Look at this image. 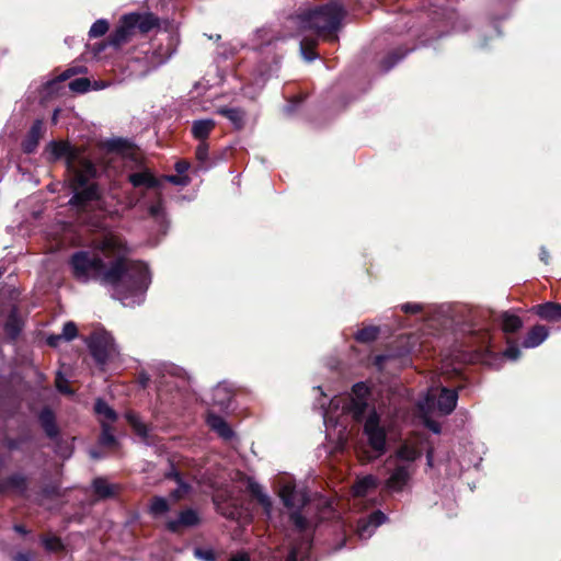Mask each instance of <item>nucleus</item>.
I'll return each mask as SVG.
<instances>
[{
    "instance_id": "nucleus-1",
    "label": "nucleus",
    "mask_w": 561,
    "mask_h": 561,
    "mask_svg": "<svg viewBox=\"0 0 561 561\" xmlns=\"http://www.w3.org/2000/svg\"><path fill=\"white\" fill-rule=\"evenodd\" d=\"M69 266L72 276L79 283L87 284L94 280L104 286H110L116 295L125 297V287L122 284L124 265L122 260H111L106 263L95 252L79 250L69 257Z\"/></svg>"
},
{
    "instance_id": "nucleus-32",
    "label": "nucleus",
    "mask_w": 561,
    "mask_h": 561,
    "mask_svg": "<svg viewBox=\"0 0 561 561\" xmlns=\"http://www.w3.org/2000/svg\"><path fill=\"white\" fill-rule=\"evenodd\" d=\"M126 421L129 424V426L133 428L134 433L139 436L142 439H147L149 436V428L147 424H145L140 417L129 411L125 414Z\"/></svg>"
},
{
    "instance_id": "nucleus-10",
    "label": "nucleus",
    "mask_w": 561,
    "mask_h": 561,
    "mask_svg": "<svg viewBox=\"0 0 561 561\" xmlns=\"http://www.w3.org/2000/svg\"><path fill=\"white\" fill-rule=\"evenodd\" d=\"M202 524V517L197 510L185 507L178 513L173 519L165 523V529L174 535H182L184 531L196 528Z\"/></svg>"
},
{
    "instance_id": "nucleus-12",
    "label": "nucleus",
    "mask_w": 561,
    "mask_h": 561,
    "mask_svg": "<svg viewBox=\"0 0 561 561\" xmlns=\"http://www.w3.org/2000/svg\"><path fill=\"white\" fill-rule=\"evenodd\" d=\"M28 490V478L21 472H13L0 480V495L14 492L20 496H26Z\"/></svg>"
},
{
    "instance_id": "nucleus-5",
    "label": "nucleus",
    "mask_w": 561,
    "mask_h": 561,
    "mask_svg": "<svg viewBox=\"0 0 561 561\" xmlns=\"http://www.w3.org/2000/svg\"><path fill=\"white\" fill-rule=\"evenodd\" d=\"M159 27L160 19L152 12L126 13L121 16L118 24L107 38L99 44L98 51L103 50L105 46H112L118 49L129 43L136 33L147 35Z\"/></svg>"
},
{
    "instance_id": "nucleus-53",
    "label": "nucleus",
    "mask_w": 561,
    "mask_h": 561,
    "mask_svg": "<svg viewBox=\"0 0 561 561\" xmlns=\"http://www.w3.org/2000/svg\"><path fill=\"white\" fill-rule=\"evenodd\" d=\"M54 445H55V451L59 456H61L64 458H69L71 456L72 448L66 440L62 439V443L59 447L56 444H54Z\"/></svg>"
},
{
    "instance_id": "nucleus-15",
    "label": "nucleus",
    "mask_w": 561,
    "mask_h": 561,
    "mask_svg": "<svg viewBox=\"0 0 561 561\" xmlns=\"http://www.w3.org/2000/svg\"><path fill=\"white\" fill-rule=\"evenodd\" d=\"M458 391L442 387L437 397V410L443 415H449L457 407Z\"/></svg>"
},
{
    "instance_id": "nucleus-41",
    "label": "nucleus",
    "mask_w": 561,
    "mask_h": 561,
    "mask_svg": "<svg viewBox=\"0 0 561 561\" xmlns=\"http://www.w3.org/2000/svg\"><path fill=\"white\" fill-rule=\"evenodd\" d=\"M169 463V469L163 473L164 480L174 481L176 484L187 481L185 479V474L178 469L173 461H170Z\"/></svg>"
},
{
    "instance_id": "nucleus-22",
    "label": "nucleus",
    "mask_w": 561,
    "mask_h": 561,
    "mask_svg": "<svg viewBox=\"0 0 561 561\" xmlns=\"http://www.w3.org/2000/svg\"><path fill=\"white\" fill-rule=\"evenodd\" d=\"M207 423L224 439H231L234 435L231 426L220 415L209 414Z\"/></svg>"
},
{
    "instance_id": "nucleus-57",
    "label": "nucleus",
    "mask_w": 561,
    "mask_h": 561,
    "mask_svg": "<svg viewBox=\"0 0 561 561\" xmlns=\"http://www.w3.org/2000/svg\"><path fill=\"white\" fill-rule=\"evenodd\" d=\"M137 381L142 389H146L149 386L150 376L142 370L138 374Z\"/></svg>"
},
{
    "instance_id": "nucleus-40",
    "label": "nucleus",
    "mask_w": 561,
    "mask_h": 561,
    "mask_svg": "<svg viewBox=\"0 0 561 561\" xmlns=\"http://www.w3.org/2000/svg\"><path fill=\"white\" fill-rule=\"evenodd\" d=\"M370 393V388L364 381H359L352 386L351 399L368 401Z\"/></svg>"
},
{
    "instance_id": "nucleus-27",
    "label": "nucleus",
    "mask_w": 561,
    "mask_h": 561,
    "mask_svg": "<svg viewBox=\"0 0 561 561\" xmlns=\"http://www.w3.org/2000/svg\"><path fill=\"white\" fill-rule=\"evenodd\" d=\"M409 354L410 348H404L402 352L399 353H394L393 351L390 350L385 354L376 355L374 358V366L381 371L383 370L386 363L391 359L399 358L402 364L408 362Z\"/></svg>"
},
{
    "instance_id": "nucleus-54",
    "label": "nucleus",
    "mask_w": 561,
    "mask_h": 561,
    "mask_svg": "<svg viewBox=\"0 0 561 561\" xmlns=\"http://www.w3.org/2000/svg\"><path fill=\"white\" fill-rule=\"evenodd\" d=\"M401 310L404 313L416 314V313H420L422 311V306L419 305V304L407 302V304L401 306Z\"/></svg>"
},
{
    "instance_id": "nucleus-13",
    "label": "nucleus",
    "mask_w": 561,
    "mask_h": 561,
    "mask_svg": "<svg viewBox=\"0 0 561 561\" xmlns=\"http://www.w3.org/2000/svg\"><path fill=\"white\" fill-rule=\"evenodd\" d=\"M127 180L135 188L159 190L162 186V180L158 179L148 169L128 174Z\"/></svg>"
},
{
    "instance_id": "nucleus-8",
    "label": "nucleus",
    "mask_w": 561,
    "mask_h": 561,
    "mask_svg": "<svg viewBox=\"0 0 561 561\" xmlns=\"http://www.w3.org/2000/svg\"><path fill=\"white\" fill-rule=\"evenodd\" d=\"M48 152L47 161L56 162L60 159H65L66 169L71 174L79 168H81L82 160H91L83 156L84 150L82 148L73 147L69 141L64 140H51L46 146Z\"/></svg>"
},
{
    "instance_id": "nucleus-24",
    "label": "nucleus",
    "mask_w": 561,
    "mask_h": 561,
    "mask_svg": "<svg viewBox=\"0 0 561 561\" xmlns=\"http://www.w3.org/2000/svg\"><path fill=\"white\" fill-rule=\"evenodd\" d=\"M368 401L350 399L344 409L352 415V419L356 423H360L363 421L365 422V419L367 417L365 415L368 411Z\"/></svg>"
},
{
    "instance_id": "nucleus-52",
    "label": "nucleus",
    "mask_w": 561,
    "mask_h": 561,
    "mask_svg": "<svg viewBox=\"0 0 561 561\" xmlns=\"http://www.w3.org/2000/svg\"><path fill=\"white\" fill-rule=\"evenodd\" d=\"M386 519L387 516L381 511H375L369 515V524L374 525L375 527L383 524Z\"/></svg>"
},
{
    "instance_id": "nucleus-9",
    "label": "nucleus",
    "mask_w": 561,
    "mask_h": 561,
    "mask_svg": "<svg viewBox=\"0 0 561 561\" xmlns=\"http://www.w3.org/2000/svg\"><path fill=\"white\" fill-rule=\"evenodd\" d=\"M363 433L367 437L369 447L377 454L382 456L387 451V431L381 424V416L375 407L368 412L363 425Z\"/></svg>"
},
{
    "instance_id": "nucleus-61",
    "label": "nucleus",
    "mask_w": 561,
    "mask_h": 561,
    "mask_svg": "<svg viewBox=\"0 0 561 561\" xmlns=\"http://www.w3.org/2000/svg\"><path fill=\"white\" fill-rule=\"evenodd\" d=\"M13 530L21 536H26L30 534V530L23 524H15L13 526Z\"/></svg>"
},
{
    "instance_id": "nucleus-18",
    "label": "nucleus",
    "mask_w": 561,
    "mask_h": 561,
    "mask_svg": "<svg viewBox=\"0 0 561 561\" xmlns=\"http://www.w3.org/2000/svg\"><path fill=\"white\" fill-rule=\"evenodd\" d=\"M531 311L542 320L549 322L561 321V304L559 302L547 301L539 304L534 306Z\"/></svg>"
},
{
    "instance_id": "nucleus-44",
    "label": "nucleus",
    "mask_w": 561,
    "mask_h": 561,
    "mask_svg": "<svg viewBox=\"0 0 561 561\" xmlns=\"http://www.w3.org/2000/svg\"><path fill=\"white\" fill-rule=\"evenodd\" d=\"M108 27H110V24L106 20H103V19L98 20L90 27L89 36L91 38L101 37L106 34V32L108 31Z\"/></svg>"
},
{
    "instance_id": "nucleus-48",
    "label": "nucleus",
    "mask_w": 561,
    "mask_h": 561,
    "mask_svg": "<svg viewBox=\"0 0 561 561\" xmlns=\"http://www.w3.org/2000/svg\"><path fill=\"white\" fill-rule=\"evenodd\" d=\"M522 352L518 345L515 342H512L507 339V347L503 352V356L511 359L516 360L520 357Z\"/></svg>"
},
{
    "instance_id": "nucleus-23",
    "label": "nucleus",
    "mask_w": 561,
    "mask_h": 561,
    "mask_svg": "<svg viewBox=\"0 0 561 561\" xmlns=\"http://www.w3.org/2000/svg\"><path fill=\"white\" fill-rule=\"evenodd\" d=\"M218 114L230 121L238 130L242 129L245 125V111L240 107L224 106L218 110Z\"/></svg>"
},
{
    "instance_id": "nucleus-7",
    "label": "nucleus",
    "mask_w": 561,
    "mask_h": 561,
    "mask_svg": "<svg viewBox=\"0 0 561 561\" xmlns=\"http://www.w3.org/2000/svg\"><path fill=\"white\" fill-rule=\"evenodd\" d=\"M279 497L285 507L294 510L289 514V520L295 528L302 533L308 528V520L301 514V510L308 504L309 497L302 491H298L294 483H286L279 490Z\"/></svg>"
},
{
    "instance_id": "nucleus-38",
    "label": "nucleus",
    "mask_w": 561,
    "mask_h": 561,
    "mask_svg": "<svg viewBox=\"0 0 561 561\" xmlns=\"http://www.w3.org/2000/svg\"><path fill=\"white\" fill-rule=\"evenodd\" d=\"M176 485L178 486L169 493V499L174 503L185 500L193 491V486L188 481Z\"/></svg>"
},
{
    "instance_id": "nucleus-21",
    "label": "nucleus",
    "mask_w": 561,
    "mask_h": 561,
    "mask_svg": "<svg viewBox=\"0 0 561 561\" xmlns=\"http://www.w3.org/2000/svg\"><path fill=\"white\" fill-rule=\"evenodd\" d=\"M134 148V144L124 138L108 139L105 142H103V149H105L108 153L130 156L133 153Z\"/></svg>"
},
{
    "instance_id": "nucleus-20",
    "label": "nucleus",
    "mask_w": 561,
    "mask_h": 561,
    "mask_svg": "<svg viewBox=\"0 0 561 561\" xmlns=\"http://www.w3.org/2000/svg\"><path fill=\"white\" fill-rule=\"evenodd\" d=\"M216 127V122L213 118L196 119L192 123L191 133L194 139L207 141L209 135Z\"/></svg>"
},
{
    "instance_id": "nucleus-16",
    "label": "nucleus",
    "mask_w": 561,
    "mask_h": 561,
    "mask_svg": "<svg viewBox=\"0 0 561 561\" xmlns=\"http://www.w3.org/2000/svg\"><path fill=\"white\" fill-rule=\"evenodd\" d=\"M148 214L159 225L160 231L165 234L169 228V221L161 192L157 193L156 201L148 206Z\"/></svg>"
},
{
    "instance_id": "nucleus-64",
    "label": "nucleus",
    "mask_w": 561,
    "mask_h": 561,
    "mask_svg": "<svg viewBox=\"0 0 561 561\" xmlns=\"http://www.w3.org/2000/svg\"><path fill=\"white\" fill-rule=\"evenodd\" d=\"M297 558H298V553L295 549H293L288 553L286 561H297Z\"/></svg>"
},
{
    "instance_id": "nucleus-17",
    "label": "nucleus",
    "mask_w": 561,
    "mask_h": 561,
    "mask_svg": "<svg viewBox=\"0 0 561 561\" xmlns=\"http://www.w3.org/2000/svg\"><path fill=\"white\" fill-rule=\"evenodd\" d=\"M411 473L408 466H397L386 481V486L390 491L401 492L409 483Z\"/></svg>"
},
{
    "instance_id": "nucleus-60",
    "label": "nucleus",
    "mask_w": 561,
    "mask_h": 561,
    "mask_svg": "<svg viewBox=\"0 0 561 561\" xmlns=\"http://www.w3.org/2000/svg\"><path fill=\"white\" fill-rule=\"evenodd\" d=\"M4 445L9 450H18L20 448V442L15 438H4Z\"/></svg>"
},
{
    "instance_id": "nucleus-33",
    "label": "nucleus",
    "mask_w": 561,
    "mask_h": 561,
    "mask_svg": "<svg viewBox=\"0 0 561 561\" xmlns=\"http://www.w3.org/2000/svg\"><path fill=\"white\" fill-rule=\"evenodd\" d=\"M170 511V504L168 499L159 495H154L150 499L148 512L153 517H159L167 514Z\"/></svg>"
},
{
    "instance_id": "nucleus-55",
    "label": "nucleus",
    "mask_w": 561,
    "mask_h": 561,
    "mask_svg": "<svg viewBox=\"0 0 561 561\" xmlns=\"http://www.w3.org/2000/svg\"><path fill=\"white\" fill-rule=\"evenodd\" d=\"M56 388L61 393H72V390L68 386L67 380H65L60 374H58V376L56 378Z\"/></svg>"
},
{
    "instance_id": "nucleus-50",
    "label": "nucleus",
    "mask_w": 561,
    "mask_h": 561,
    "mask_svg": "<svg viewBox=\"0 0 561 561\" xmlns=\"http://www.w3.org/2000/svg\"><path fill=\"white\" fill-rule=\"evenodd\" d=\"M162 180L165 182H169L171 184L181 185V186H185L190 183V178L187 175H182L179 173L164 175Z\"/></svg>"
},
{
    "instance_id": "nucleus-62",
    "label": "nucleus",
    "mask_w": 561,
    "mask_h": 561,
    "mask_svg": "<svg viewBox=\"0 0 561 561\" xmlns=\"http://www.w3.org/2000/svg\"><path fill=\"white\" fill-rule=\"evenodd\" d=\"M229 561H250V557L247 552H239L232 556Z\"/></svg>"
},
{
    "instance_id": "nucleus-2",
    "label": "nucleus",
    "mask_w": 561,
    "mask_h": 561,
    "mask_svg": "<svg viewBox=\"0 0 561 561\" xmlns=\"http://www.w3.org/2000/svg\"><path fill=\"white\" fill-rule=\"evenodd\" d=\"M96 249L107 259L123 261L122 284L125 287V297L147 291L151 283L149 267L140 260L129 257L130 250L124 239L114 234L105 236L98 242Z\"/></svg>"
},
{
    "instance_id": "nucleus-19",
    "label": "nucleus",
    "mask_w": 561,
    "mask_h": 561,
    "mask_svg": "<svg viewBox=\"0 0 561 561\" xmlns=\"http://www.w3.org/2000/svg\"><path fill=\"white\" fill-rule=\"evenodd\" d=\"M549 335V330L542 324L534 325L526 334L522 342L525 348H534L539 346Z\"/></svg>"
},
{
    "instance_id": "nucleus-58",
    "label": "nucleus",
    "mask_w": 561,
    "mask_h": 561,
    "mask_svg": "<svg viewBox=\"0 0 561 561\" xmlns=\"http://www.w3.org/2000/svg\"><path fill=\"white\" fill-rule=\"evenodd\" d=\"M174 169L179 174L185 175L186 171L190 169V163L186 160H179Z\"/></svg>"
},
{
    "instance_id": "nucleus-34",
    "label": "nucleus",
    "mask_w": 561,
    "mask_h": 561,
    "mask_svg": "<svg viewBox=\"0 0 561 561\" xmlns=\"http://www.w3.org/2000/svg\"><path fill=\"white\" fill-rule=\"evenodd\" d=\"M380 333L379 327L376 325H367L364 327L354 334V339L356 342L362 344H368L375 342Z\"/></svg>"
},
{
    "instance_id": "nucleus-56",
    "label": "nucleus",
    "mask_w": 561,
    "mask_h": 561,
    "mask_svg": "<svg viewBox=\"0 0 561 561\" xmlns=\"http://www.w3.org/2000/svg\"><path fill=\"white\" fill-rule=\"evenodd\" d=\"M425 426L434 434H440V432H442V426L437 421L426 419Z\"/></svg>"
},
{
    "instance_id": "nucleus-35",
    "label": "nucleus",
    "mask_w": 561,
    "mask_h": 561,
    "mask_svg": "<svg viewBox=\"0 0 561 561\" xmlns=\"http://www.w3.org/2000/svg\"><path fill=\"white\" fill-rule=\"evenodd\" d=\"M394 455H396V458L399 460L413 462L422 456V451L419 448H416L415 446H412L409 444H402L396 450Z\"/></svg>"
},
{
    "instance_id": "nucleus-11",
    "label": "nucleus",
    "mask_w": 561,
    "mask_h": 561,
    "mask_svg": "<svg viewBox=\"0 0 561 561\" xmlns=\"http://www.w3.org/2000/svg\"><path fill=\"white\" fill-rule=\"evenodd\" d=\"M38 422L45 435L59 447L62 443V438L57 425L55 412L48 407L43 408L38 414Z\"/></svg>"
},
{
    "instance_id": "nucleus-25",
    "label": "nucleus",
    "mask_w": 561,
    "mask_h": 561,
    "mask_svg": "<svg viewBox=\"0 0 561 561\" xmlns=\"http://www.w3.org/2000/svg\"><path fill=\"white\" fill-rule=\"evenodd\" d=\"M378 488V480L375 476L368 474L357 480L353 486V493L356 497H364L370 491Z\"/></svg>"
},
{
    "instance_id": "nucleus-47",
    "label": "nucleus",
    "mask_w": 561,
    "mask_h": 561,
    "mask_svg": "<svg viewBox=\"0 0 561 561\" xmlns=\"http://www.w3.org/2000/svg\"><path fill=\"white\" fill-rule=\"evenodd\" d=\"M41 494L45 499H55L60 495L59 485L55 482L46 483L41 489Z\"/></svg>"
},
{
    "instance_id": "nucleus-28",
    "label": "nucleus",
    "mask_w": 561,
    "mask_h": 561,
    "mask_svg": "<svg viewBox=\"0 0 561 561\" xmlns=\"http://www.w3.org/2000/svg\"><path fill=\"white\" fill-rule=\"evenodd\" d=\"M95 495L101 500L113 499L116 495L115 485L110 484L105 478L98 477L92 481Z\"/></svg>"
},
{
    "instance_id": "nucleus-59",
    "label": "nucleus",
    "mask_w": 561,
    "mask_h": 561,
    "mask_svg": "<svg viewBox=\"0 0 561 561\" xmlns=\"http://www.w3.org/2000/svg\"><path fill=\"white\" fill-rule=\"evenodd\" d=\"M61 340H64L61 334H51L47 336L46 343L50 347H57Z\"/></svg>"
},
{
    "instance_id": "nucleus-37",
    "label": "nucleus",
    "mask_w": 561,
    "mask_h": 561,
    "mask_svg": "<svg viewBox=\"0 0 561 561\" xmlns=\"http://www.w3.org/2000/svg\"><path fill=\"white\" fill-rule=\"evenodd\" d=\"M94 412L110 422H115L118 417L116 411L111 408L103 399H96Z\"/></svg>"
},
{
    "instance_id": "nucleus-43",
    "label": "nucleus",
    "mask_w": 561,
    "mask_h": 561,
    "mask_svg": "<svg viewBox=\"0 0 561 561\" xmlns=\"http://www.w3.org/2000/svg\"><path fill=\"white\" fill-rule=\"evenodd\" d=\"M300 49L304 57L309 61L316 59L318 56L316 53V42L312 39L304 38L300 42Z\"/></svg>"
},
{
    "instance_id": "nucleus-36",
    "label": "nucleus",
    "mask_w": 561,
    "mask_h": 561,
    "mask_svg": "<svg viewBox=\"0 0 561 561\" xmlns=\"http://www.w3.org/2000/svg\"><path fill=\"white\" fill-rule=\"evenodd\" d=\"M101 430L99 444L104 447H115L117 445V439L113 434V427L108 423L102 421Z\"/></svg>"
},
{
    "instance_id": "nucleus-42",
    "label": "nucleus",
    "mask_w": 561,
    "mask_h": 561,
    "mask_svg": "<svg viewBox=\"0 0 561 561\" xmlns=\"http://www.w3.org/2000/svg\"><path fill=\"white\" fill-rule=\"evenodd\" d=\"M5 333L11 339H16L22 330L21 324L18 320V318L14 314H10L5 324H4Z\"/></svg>"
},
{
    "instance_id": "nucleus-31",
    "label": "nucleus",
    "mask_w": 561,
    "mask_h": 561,
    "mask_svg": "<svg viewBox=\"0 0 561 561\" xmlns=\"http://www.w3.org/2000/svg\"><path fill=\"white\" fill-rule=\"evenodd\" d=\"M408 54L407 49L401 47L394 48L386 54L380 60V67L383 71L392 69L400 60H402Z\"/></svg>"
},
{
    "instance_id": "nucleus-51",
    "label": "nucleus",
    "mask_w": 561,
    "mask_h": 561,
    "mask_svg": "<svg viewBox=\"0 0 561 561\" xmlns=\"http://www.w3.org/2000/svg\"><path fill=\"white\" fill-rule=\"evenodd\" d=\"M194 556L196 558L205 560V561H215L216 560V554L211 549L196 548L194 550Z\"/></svg>"
},
{
    "instance_id": "nucleus-39",
    "label": "nucleus",
    "mask_w": 561,
    "mask_h": 561,
    "mask_svg": "<svg viewBox=\"0 0 561 561\" xmlns=\"http://www.w3.org/2000/svg\"><path fill=\"white\" fill-rule=\"evenodd\" d=\"M85 71H87V68L82 67V66L70 67V68L66 69L65 71H62L58 77H56V79L49 81L47 83V85L51 87L56 83L65 82L68 79H70L71 77L77 76L79 73H83Z\"/></svg>"
},
{
    "instance_id": "nucleus-3",
    "label": "nucleus",
    "mask_w": 561,
    "mask_h": 561,
    "mask_svg": "<svg viewBox=\"0 0 561 561\" xmlns=\"http://www.w3.org/2000/svg\"><path fill=\"white\" fill-rule=\"evenodd\" d=\"M346 15V7L340 0H329L313 9L304 10L298 18L304 28L316 31L330 41H336V33Z\"/></svg>"
},
{
    "instance_id": "nucleus-30",
    "label": "nucleus",
    "mask_w": 561,
    "mask_h": 561,
    "mask_svg": "<svg viewBox=\"0 0 561 561\" xmlns=\"http://www.w3.org/2000/svg\"><path fill=\"white\" fill-rule=\"evenodd\" d=\"M500 318L502 330L507 334L516 333L523 328V320L516 314L505 311Z\"/></svg>"
},
{
    "instance_id": "nucleus-4",
    "label": "nucleus",
    "mask_w": 561,
    "mask_h": 561,
    "mask_svg": "<svg viewBox=\"0 0 561 561\" xmlns=\"http://www.w3.org/2000/svg\"><path fill=\"white\" fill-rule=\"evenodd\" d=\"M69 188L72 192L68 204L78 210H85L92 203L103 198L101 185L93 181L99 171L92 160H82L81 168L70 174Z\"/></svg>"
},
{
    "instance_id": "nucleus-14",
    "label": "nucleus",
    "mask_w": 561,
    "mask_h": 561,
    "mask_svg": "<svg viewBox=\"0 0 561 561\" xmlns=\"http://www.w3.org/2000/svg\"><path fill=\"white\" fill-rule=\"evenodd\" d=\"M44 133V124L41 119H36L26 136L22 140V150L24 153L31 154L34 153L38 147L39 139L42 138Z\"/></svg>"
},
{
    "instance_id": "nucleus-6",
    "label": "nucleus",
    "mask_w": 561,
    "mask_h": 561,
    "mask_svg": "<svg viewBox=\"0 0 561 561\" xmlns=\"http://www.w3.org/2000/svg\"><path fill=\"white\" fill-rule=\"evenodd\" d=\"M89 353L101 369L119 355L113 335L106 330H95L85 339Z\"/></svg>"
},
{
    "instance_id": "nucleus-45",
    "label": "nucleus",
    "mask_w": 561,
    "mask_h": 561,
    "mask_svg": "<svg viewBox=\"0 0 561 561\" xmlns=\"http://www.w3.org/2000/svg\"><path fill=\"white\" fill-rule=\"evenodd\" d=\"M91 81L89 78L81 77L69 82V89L76 93H85L90 90Z\"/></svg>"
},
{
    "instance_id": "nucleus-49",
    "label": "nucleus",
    "mask_w": 561,
    "mask_h": 561,
    "mask_svg": "<svg viewBox=\"0 0 561 561\" xmlns=\"http://www.w3.org/2000/svg\"><path fill=\"white\" fill-rule=\"evenodd\" d=\"M78 335V328L75 322L68 321L64 324L61 336L65 341H72Z\"/></svg>"
},
{
    "instance_id": "nucleus-46",
    "label": "nucleus",
    "mask_w": 561,
    "mask_h": 561,
    "mask_svg": "<svg viewBox=\"0 0 561 561\" xmlns=\"http://www.w3.org/2000/svg\"><path fill=\"white\" fill-rule=\"evenodd\" d=\"M208 151H209V144L207 141L199 142L195 149V158L203 165H205L209 159Z\"/></svg>"
},
{
    "instance_id": "nucleus-26",
    "label": "nucleus",
    "mask_w": 561,
    "mask_h": 561,
    "mask_svg": "<svg viewBox=\"0 0 561 561\" xmlns=\"http://www.w3.org/2000/svg\"><path fill=\"white\" fill-rule=\"evenodd\" d=\"M39 542L44 550L49 553H58L66 550V546L61 538L51 533L39 535Z\"/></svg>"
},
{
    "instance_id": "nucleus-63",
    "label": "nucleus",
    "mask_w": 561,
    "mask_h": 561,
    "mask_svg": "<svg viewBox=\"0 0 561 561\" xmlns=\"http://www.w3.org/2000/svg\"><path fill=\"white\" fill-rule=\"evenodd\" d=\"M13 561H31V556L28 552H18L13 557Z\"/></svg>"
},
{
    "instance_id": "nucleus-29",
    "label": "nucleus",
    "mask_w": 561,
    "mask_h": 561,
    "mask_svg": "<svg viewBox=\"0 0 561 561\" xmlns=\"http://www.w3.org/2000/svg\"><path fill=\"white\" fill-rule=\"evenodd\" d=\"M248 491L251 494L252 497H254L260 505L264 508L266 513L271 512L272 508V501L271 499L263 492L262 486L253 481L252 479H249L248 482Z\"/></svg>"
}]
</instances>
